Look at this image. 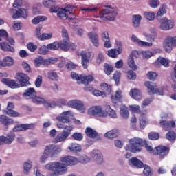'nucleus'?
<instances>
[{"label":"nucleus","instance_id":"obj_59","mask_svg":"<svg viewBox=\"0 0 176 176\" xmlns=\"http://www.w3.org/2000/svg\"><path fill=\"white\" fill-rule=\"evenodd\" d=\"M158 61L159 63H160L162 65L166 67H168L170 64V61L168 59H166L164 58H159Z\"/></svg>","mask_w":176,"mask_h":176},{"label":"nucleus","instance_id":"obj_43","mask_svg":"<svg viewBox=\"0 0 176 176\" xmlns=\"http://www.w3.org/2000/svg\"><path fill=\"white\" fill-rule=\"evenodd\" d=\"M57 3L56 0H43L42 4L44 8H52V6H54Z\"/></svg>","mask_w":176,"mask_h":176},{"label":"nucleus","instance_id":"obj_56","mask_svg":"<svg viewBox=\"0 0 176 176\" xmlns=\"http://www.w3.org/2000/svg\"><path fill=\"white\" fill-rule=\"evenodd\" d=\"M47 47L48 48V50H58L59 48L58 43L54 42L52 43L47 44Z\"/></svg>","mask_w":176,"mask_h":176},{"label":"nucleus","instance_id":"obj_7","mask_svg":"<svg viewBox=\"0 0 176 176\" xmlns=\"http://www.w3.org/2000/svg\"><path fill=\"white\" fill-rule=\"evenodd\" d=\"M72 116V111H63L60 116H58L56 118V120L60 122L57 124H65L66 126H74L72 122L69 120V118Z\"/></svg>","mask_w":176,"mask_h":176},{"label":"nucleus","instance_id":"obj_54","mask_svg":"<svg viewBox=\"0 0 176 176\" xmlns=\"http://www.w3.org/2000/svg\"><path fill=\"white\" fill-rule=\"evenodd\" d=\"M142 56L143 58H146L148 60V58H151V57L153 56V53H152L151 51L145 50L142 52Z\"/></svg>","mask_w":176,"mask_h":176},{"label":"nucleus","instance_id":"obj_62","mask_svg":"<svg viewBox=\"0 0 176 176\" xmlns=\"http://www.w3.org/2000/svg\"><path fill=\"white\" fill-rule=\"evenodd\" d=\"M149 5L151 8H153L154 9H156V8H157L160 5L159 0H150Z\"/></svg>","mask_w":176,"mask_h":176},{"label":"nucleus","instance_id":"obj_41","mask_svg":"<svg viewBox=\"0 0 176 176\" xmlns=\"http://www.w3.org/2000/svg\"><path fill=\"white\" fill-rule=\"evenodd\" d=\"M46 20H47V16H37L32 20V24L36 25L43 21H46Z\"/></svg>","mask_w":176,"mask_h":176},{"label":"nucleus","instance_id":"obj_11","mask_svg":"<svg viewBox=\"0 0 176 176\" xmlns=\"http://www.w3.org/2000/svg\"><path fill=\"white\" fill-rule=\"evenodd\" d=\"M68 107L70 108H76V109H78L79 112L81 113H83L86 109H85V106L83 105V103L78 100H72L67 102Z\"/></svg>","mask_w":176,"mask_h":176},{"label":"nucleus","instance_id":"obj_61","mask_svg":"<svg viewBox=\"0 0 176 176\" xmlns=\"http://www.w3.org/2000/svg\"><path fill=\"white\" fill-rule=\"evenodd\" d=\"M72 138L74 140H76V141H82V140H83V135L80 133H74L72 135Z\"/></svg>","mask_w":176,"mask_h":176},{"label":"nucleus","instance_id":"obj_31","mask_svg":"<svg viewBox=\"0 0 176 176\" xmlns=\"http://www.w3.org/2000/svg\"><path fill=\"white\" fill-rule=\"evenodd\" d=\"M144 36L146 38V41H148V43H152L155 42V38L157 36L156 30H153L151 32V34H149L146 32L143 33Z\"/></svg>","mask_w":176,"mask_h":176},{"label":"nucleus","instance_id":"obj_32","mask_svg":"<svg viewBox=\"0 0 176 176\" xmlns=\"http://www.w3.org/2000/svg\"><path fill=\"white\" fill-rule=\"evenodd\" d=\"M0 49L3 52H11V53H14V48L6 42L0 43Z\"/></svg>","mask_w":176,"mask_h":176},{"label":"nucleus","instance_id":"obj_5","mask_svg":"<svg viewBox=\"0 0 176 176\" xmlns=\"http://www.w3.org/2000/svg\"><path fill=\"white\" fill-rule=\"evenodd\" d=\"M74 12H75V7L72 6H67L65 8H62L59 10L57 16L60 18L61 20H67L68 19V13L70 14V19L74 20L76 16L74 14Z\"/></svg>","mask_w":176,"mask_h":176},{"label":"nucleus","instance_id":"obj_21","mask_svg":"<svg viewBox=\"0 0 176 176\" xmlns=\"http://www.w3.org/2000/svg\"><path fill=\"white\" fill-rule=\"evenodd\" d=\"M88 36L89 39H91V42L92 45L95 46V47H98L100 46V41L98 40V34L91 32L88 34Z\"/></svg>","mask_w":176,"mask_h":176},{"label":"nucleus","instance_id":"obj_30","mask_svg":"<svg viewBox=\"0 0 176 176\" xmlns=\"http://www.w3.org/2000/svg\"><path fill=\"white\" fill-rule=\"evenodd\" d=\"M120 134L119 130L118 129H112L104 133V137L106 138H109L110 140H113V138H116Z\"/></svg>","mask_w":176,"mask_h":176},{"label":"nucleus","instance_id":"obj_55","mask_svg":"<svg viewBox=\"0 0 176 176\" xmlns=\"http://www.w3.org/2000/svg\"><path fill=\"white\" fill-rule=\"evenodd\" d=\"M166 138L168 141H175L176 138V133L174 131H169L166 133Z\"/></svg>","mask_w":176,"mask_h":176},{"label":"nucleus","instance_id":"obj_18","mask_svg":"<svg viewBox=\"0 0 176 176\" xmlns=\"http://www.w3.org/2000/svg\"><path fill=\"white\" fill-rule=\"evenodd\" d=\"M157 155H159L160 159H164L165 156H167L170 153V148L166 146H159L155 147Z\"/></svg>","mask_w":176,"mask_h":176},{"label":"nucleus","instance_id":"obj_45","mask_svg":"<svg viewBox=\"0 0 176 176\" xmlns=\"http://www.w3.org/2000/svg\"><path fill=\"white\" fill-rule=\"evenodd\" d=\"M48 75V79H50V80H54V82L58 80V74L57 72L54 71H50L47 73Z\"/></svg>","mask_w":176,"mask_h":176},{"label":"nucleus","instance_id":"obj_16","mask_svg":"<svg viewBox=\"0 0 176 176\" xmlns=\"http://www.w3.org/2000/svg\"><path fill=\"white\" fill-rule=\"evenodd\" d=\"M92 157L98 166H101V164L104 163L102 154H101V151H100V150H94L92 151Z\"/></svg>","mask_w":176,"mask_h":176},{"label":"nucleus","instance_id":"obj_51","mask_svg":"<svg viewBox=\"0 0 176 176\" xmlns=\"http://www.w3.org/2000/svg\"><path fill=\"white\" fill-rule=\"evenodd\" d=\"M6 115H8V116H11L12 118H18V116H20V113L19 112L10 109L9 111H6Z\"/></svg>","mask_w":176,"mask_h":176},{"label":"nucleus","instance_id":"obj_4","mask_svg":"<svg viewBox=\"0 0 176 176\" xmlns=\"http://www.w3.org/2000/svg\"><path fill=\"white\" fill-rule=\"evenodd\" d=\"M63 148L60 146H56L54 144H50L45 146L44 149V155H50L52 159L58 157L60 153H61Z\"/></svg>","mask_w":176,"mask_h":176},{"label":"nucleus","instance_id":"obj_49","mask_svg":"<svg viewBox=\"0 0 176 176\" xmlns=\"http://www.w3.org/2000/svg\"><path fill=\"white\" fill-rule=\"evenodd\" d=\"M167 8V6L164 4H162L161 6V7L160 8V10L157 14V16L158 17H162V16H164V14H166V13H167V11H166V8Z\"/></svg>","mask_w":176,"mask_h":176},{"label":"nucleus","instance_id":"obj_47","mask_svg":"<svg viewBox=\"0 0 176 176\" xmlns=\"http://www.w3.org/2000/svg\"><path fill=\"white\" fill-rule=\"evenodd\" d=\"M49 53V49L47 48V45H42L38 47V54H41L42 56H45Z\"/></svg>","mask_w":176,"mask_h":176},{"label":"nucleus","instance_id":"obj_34","mask_svg":"<svg viewBox=\"0 0 176 176\" xmlns=\"http://www.w3.org/2000/svg\"><path fill=\"white\" fill-rule=\"evenodd\" d=\"M80 56H81L82 65L83 68H85V69H87V64H89V61H90V59H89V57L86 54L85 52L82 51L80 54Z\"/></svg>","mask_w":176,"mask_h":176},{"label":"nucleus","instance_id":"obj_33","mask_svg":"<svg viewBox=\"0 0 176 176\" xmlns=\"http://www.w3.org/2000/svg\"><path fill=\"white\" fill-rule=\"evenodd\" d=\"M14 63V60H13L12 57L6 56L1 62V67H10L13 65Z\"/></svg>","mask_w":176,"mask_h":176},{"label":"nucleus","instance_id":"obj_14","mask_svg":"<svg viewBox=\"0 0 176 176\" xmlns=\"http://www.w3.org/2000/svg\"><path fill=\"white\" fill-rule=\"evenodd\" d=\"M131 40L132 41V42H133V43H137V45L138 46H140V47H151L153 46V43H148L146 41H142L140 40V38H138L135 34H132Z\"/></svg>","mask_w":176,"mask_h":176},{"label":"nucleus","instance_id":"obj_8","mask_svg":"<svg viewBox=\"0 0 176 176\" xmlns=\"http://www.w3.org/2000/svg\"><path fill=\"white\" fill-rule=\"evenodd\" d=\"M89 115H92V116H99L100 118H107L108 116V112L102 109L101 106H95L89 109Z\"/></svg>","mask_w":176,"mask_h":176},{"label":"nucleus","instance_id":"obj_63","mask_svg":"<svg viewBox=\"0 0 176 176\" xmlns=\"http://www.w3.org/2000/svg\"><path fill=\"white\" fill-rule=\"evenodd\" d=\"M148 138L149 140H159V133L151 132L150 133H148Z\"/></svg>","mask_w":176,"mask_h":176},{"label":"nucleus","instance_id":"obj_27","mask_svg":"<svg viewBox=\"0 0 176 176\" xmlns=\"http://www.w3.org/2000/svg\"><path fill=\"white\" fill-rule=\"evenodd\" d=\"M20 17H23V19H25L27 17V11L23 8H20L18 10H16V12L12 16V19L14 20L20 19Z\"/></svg>","mask_w":176,"mask_h":176},{"label":"nucleus","instance_id":"obj_50","mask_svg":"<svg viewBox=\"0 0 176 176\" xmlns=\"http://www.w3.org/2000/svg\"><path fill=\"white\" fill-rule=\"evenodd\" d=\"M128 65L132 69H137V66L135 65V62H134V58L133 56H130L128 58Z\"/></svg>","mask_w":176,"mask_h":176},{"label":"nucleus","instance_id":"obj_10","mask_svg":"<svg viewBox=\"0 0 176 176\" xmlns=\"http://www.w3.org/2000/svg\"><path fill=\"white\" fill-rule=\"evenodd\" d=\"M144 85L149 89L148 94H158V96H163V91L157 88V85L155 82L146 81Z\"/></svg>","mask_w":176,"mask_h":176},{"label":"nucleus","instance_id":"obj_29","mask_svg":"<svg viewBox=\"0 0 176 176\" xmlns=\"http://www.w3.org/2000/svg\"><path fill=\"white\" fill-rule=\"evenodd\" d=\"M58 47L63 50V52H68L69 50V40H63L58 43Z\"/></svg>","mask_w":176,"mask_h":176},{"label":"nucleus","instance_id":"obj_23","mask_svg":"<svg viewBox=\"0 0 176 176\" xmlns=\"http://www.w3.org/2000/svg\"><path fill=\"white\" fill-rule=\"evenodd\" d=\"M160 126H161L165 131H168L171 127H175V122L162 120L160 122Z\"/></svg>","mask_w":176,"mask_h":176},{"label":"nucleus","instance_id":"obj_38","mask_svg":"<svg viewBox=\"0 0 176 176\" xmlns=\"http://www.w3.org/2000/svg\"><path fill=\"white\" fill-rule=\"evenodd\" d=\"M68 149L71 151V152L78 153V152H80V151H82V147L78 144L72 143L69 145Z\"/></svg>","mask_w":176,"mask_h":176},{"label":"nucleus","instance_id":"obj_20","mask_svg":"<svg viewBox=\"0 0 176 176\" xmlns=\"http://www.w3.org/2000/svg\"><path fill=\"white\" fill-rule=\"evenodd\" d=\"M35 96H36V91L32 87L26 89L23 94V98H25L26 100H32Z\"/></svg>","mask_w":176,"mask_h":176},{"label":"nucleus","instance_id":"obj_46","mask_svg":"<svg viewBox=\"0 0 176 176\" xmlns=\"http://www.w3.org/2000/svg\"><path fill=\"white\" fill-rule=\"evenodd\" d=\"M144 19L148 20V21H153L155 20V12H145L144 13Z\"/></svg>","mask_w":176,"mask_h":176},{"label":"nucleus","instance_id":"obj_35","mask_svg":"<svg viewBox=\"0 0 176 176\" xmlns=\"http://www.w3.org/2000/svg\"><path fill=\"white\" fill-rule=\"evenodd\" d=\"M130 162L135 167H138V168H144V163L141 160H138V158L132 157L130 160Z\"/></svg>","mask_w":176,"mask_h":176},{"label":"nucleus","instance_id":"obj_6","mask_svg":"<svg viewBox=\"0 0 176 176\" xmlns=\"http://www.w3.org/2000/svg\"><path fill=\"white\" fill-rule=\"evenodd\" d=\"M104 8H108L107 9H103L100 12V14L102 16H105V19L107 20H109L110 21H113L116 16H118V11L111 6H104Z\"/></svg>","mask_w":176,"mask_h":176},{"label":"nucleus","instance_id":"obj_2","mask_svg":"<svg viewBox=\"0 0 176 176\" xmlns=\"http://www.w3.org/2000/svg\"><path fill=\"white\" fill-rule=\"evenodd\" d=\"M144 145H145L147 152L155 154V151H153L152 146L148 144L145 140L137 138L129 140V144L125 146V149L132 153H137V152H141V147L144 146Z\"/></svg>","mask_w":176,"mask_h":176},{"label":"nucleus","instance_id":"obj_22","mask_svg":"<svg viewBox=\"0 0 176 176\" xmlns=\"http://www.w3.org/2000/svg\"><path fill=\"white\" fill-rule=\"evenodd\" d=\"M85 133L87 137H89L90 138H96L97 140H101V137L98 135V133L91 127L86 128Z\"/></svg>","mask_w":176,"mask_h":176},{"label":"nucleus","instance_id":"obj_3","mask_svg":"<svg viewBox=\"0 0 176 176\" xmlns=\"http://www.w3.org/2000/svg\"><path fill=\"white\" fill-rule=\"evenodd\" d=\"M58 129H64L60 133H58L55 138L52 140L54 144H58V142H64L68 140V137L71 135L72 131L74 130V126H68L65 124H56Z\"/></svg>","mask_w":176,"mask_h":176},{"label":"nucleus","instance_id":"obj_1","mask_svg":"<svg viewBox=\"0 0 176 176\" xmlns=\"http://www.w3.org/2000/svg\"><path fill=\"white\" fill-rule=\"evenodd\" d=\"M89 162L90 158L87 157V155H81L78 160L75 157L67 155L63 157L60 162H54L47 164L45 166V168L47 170H50V171H53L50 176H60L67 173V166H75V164H78L79 162L85 164Z\"/></svg>","mask_w":176,"mask_h":176},{"label":"nucleus","instance_id":"obj_53","mask_svg":"<svg viewBox=\"0 0 176 176\" xmlns=\"http://www.w3.org/2000/svg\"><path fill=\"white\" fill-rule=\"evenodd\" d=\"M104 71L107 75H111L113 71V67L109 64H104Z\"/></svg>","mask_w":176,"mask_h":176},{"label":"nucleus","instance_id":"obj_64","mask_svg":"<svg viewBox=\"0 0 176 176\" xmlns=\"http://www.w3.org/2000/svg\"><path fill=\"white\" fill-rule=\"evenodd\" d=\"M170 77L171 80H173L174 83H176V65L173 67V72L170 74Z\"/></svg>","mask_w":176,"mask_h":176},{"label":"nucleus","instance_id":"obj_12","mask_svg":"<svg viewBox=\"0 0 176 176\" xmlns=\"http://www.w3.org/2000/svg\"><path fill=\"white\" fill-rule=\"evenodd\" d=\"M16 78L22 87L28 86L30 85V77L24 73H17L16 74Z\"/></svg>","mask_w":176,"mask_h":176},{"label":"nucleus","instance_id":"obj_58","mask_svg":"<svg viewBox=\"0 0 176 176\" xmlns=\"http://www.w3.org/2000/svg\"><path fill=\"white\" fill-rule=\"evenodd\" d=\"M127 78L130 80H135V79L137 78V75L135 74V73H134L133 70H129L127 72Z\"/></svg>","mask_w":176,"mask_h":176},{"label":"nucleus","instance_id":"obj_39","mask_svg":"<svg viewBox=\"0 0 176 176\" xmlns=\"http://www.w3.org/2000/svg\"><path fill=\"white\" fill-rule=\"evenodd\" d=\"M164 49L166 53H170L171 50H173V45L171 44L168 37L165 38L164 43Z\"/></svg>","mask_w":176,"mask_h":176},{"label":"nucleus","instance_id":"obj_44","mask_svg":"<svg viewBox=\"0 0 176 176\" xmlns=\"http://www.w3.org/2000/svg\"><path fill=\"white\" fill-rule=\"evenodd\" d=\"M101 90H102L105 94V96L107 94H111V85L107 84V83H102L100 85Z\"/></svg>","mask_w":176,"mask_h":176},{"label":"nucleus","instance_id":"obj_19","mask_svg":"<svg viewBox=\"0 0 176 176\" xmlns=\"http://www.w3.org/2000/svg\"><path fill=\"white\" fill-rule=\"evenodd\" d=\"M35 129L34 124H22L16 125L14 129V131H25V130H31Z\"/></svg>","mask_w":176,"mask_h":176},{"label":"nucleus","instance_id":"obj_57","mask_svg":"<svg viewBox=\"0 0 176 176\" xmlns=\"http://www.w3.org/2000/svg\"><path fill=\"white\" fill-rule=\"evenodd\" d=\"M129 109L132 112H135V113H141V110L140 109V106L137 104L130 105Z\"/></svg>","mask_w":176,"mask_h":176},{"label":"nucleus","instance_id":"obj_60","mask_svg":"<svg viewBox=\"0 0 176 176\" xmlns=\"http://www.w3.org/2000/svg\"><path fill=\"white\" fill-rule=\"evenodd\" d=\"M144 168L143 173L146 176H152V170L148 166H144Z\"/></svg>","mask_w":176,"mask_h":176},{"label":"nucleus","instance_id":"obj_17","mask_svg":"<svg viewBox=\"0 0 176 176\" xmlns=\"http://www.w3.org/2000/svg\"><path fill=\"white\" fill-rule=\"evenodd\" d=\"M101 40L104 42V47L107 49L112 47V44L111 43V38H109V33L104 31L102 32L100 36Z\"/></svg>","mask_w":176,"mask_h":176},{"label":"nucleus","instance_id":"obj_52","mask_svg":"<svg viewBox=\"0 0 176 176\" xmlns=\"http://www.w3.org/2000/svg\"><path fill=\"white\" fill-rule=\"evenodd\" d=\"M53 37V33H43L40 36V41H47L52 39Z\"/></svg>","mask_w":176,"mask_h":176},{"label":"nucleus","instance_id":"obj_24","mask_svg":"<svg viewBox=\"0 0 176 176\" xmlns=\"http://www.w3.org/2000/svg\"><path fill=\"white\" fill-rule=\"evenodd\" d=\"M129 94L136 101H140L142 100V96L141 95V91L137 88L131 89Z\"/></svg>","mask_w":176,"mask_h":176},{"label":"nucleus","instance_id":"obj_26","mask_svg":"<svg viewBox=\"0 0 176 176\" xmlns=\"http://www.w3.org/2000/svg\"><path fill=\"white\" fill-rule=\"evenodd\" d=\"M122 52H123V48L122 47H119L117 50L115 49H111L108 51V56L112 57L113 58H116L119 54H122Z\"/></svg>","mask_w":176,"mask_h":176},{"label":"nucleus","instance_id":"obj_36","mask_svg":"<svg viewBox=\"0 0 176 176\" xmlns=\"http://www.w3.org/2000/svg\"><path fill=\"white\" fill-rule=\"evenodd\" d=\"M120 115L122 119H129L130 116V113L129 112V109L126 106H122L120 108Z\"/></svg>","mask_w":176,"mask_h":176},{"label":"nucleus","instance_id":"obj_42","mask_svg":"<svg viewBox=\"0 0 176 176\" xmlns=\"http://www.w3.org/2000/svg\"><path fill=\"white\" fill-rule=\"evenodd\" d=\"M122 98V91H116V94L111 96V101L113 104H116V101H120Z\"/></svg>","mask_w":176,"mask_h":176},{"label":"nucleus","instance_id":"obj_9","mask_svg":"<svg viewBox=\"0 0 176 176\" xmlns=\"http://www.w3.org/2000/svg\"><path fill=\"white\" fill-rule=\"evenodd\" d=\"M71 76L72 79H75L76 80H81V83L85 85V86H87L89 83L93 82L94 80V78L93 76H85L83 77L79 76V75L76 74L74 72L71 73Z\"/></svg>","mask_w":176,"mask_h":176},{"label":"nucleus","instance_id":"obj_28","mask_svg":"<svg viewBox=\"0 0 176 176\" xmlns=\"http://www.w3.org/2000/svg\"><path fill=\"white\" fill-rule=\"evenodd\" d=\"M142 20V16L140 14H135L132 16V25L133 28H138L141 21Z\"/></svg>","mask_w":176,"mask_h":176},{"label":"nucleus","instance_id":"obj_13","mask_svg":"<svg viewBox=\"0 0 176 176\" xmlns=\"http://www.w3.org/2000/svg\"><path fill=\"white\" fill-rule=\"evenodd\" d=\"M16 138V134L14 133H8L6 136H0V145H3L6 144L7 145H10Z\"/></svg>","mask_w":176,"mask_h":176},{"label":"nucleus","instance_id":"obj_25","mask_svg":"<svg viewBox=\"0 0 176 176\" xmlns=\"http://www.w3.org/2000/svg\"><path fill=\"white\" fill-rule=\"evenodd\" d=\"M2 82L8 87H11V89H19L20 87V85L14 81V80H10L8 78H3Z\"/></svg>","mask_w":176,"mask_h":176},{"label":"nucleus","instance_id":"obj_15","mask_svg":"<svg viewBox=\"0 0 176 176\" xmlns=\"http://www.w3.org/2000/svg\"><path fill=\"white\" fill-rule=\"evenodd\" d=\"M174 25L175 23L173 20L164 19L160 25V28L163 31H168V30H173V28H174Z\"/></svg>","mask_w":176,"mask_h":176},{"label":"nucleus","instance_id":"obj_40","mask_svg":"<svg viewBox=\"0 0 176 176\" xmlns=\"http://www.w3.org/2000/svg\"><path fill=\"white\" fill-rule=\"evenodd\" d=\"M148 123V118H146V116H145V114H141L140 116V129H145V126H146Z\"/></svg>","mask_w":176,"mask_h":176},{"label":"nucleus","instance_id":"obj_37","mask_svg":"<svg viewBox=\"0 0 176 176\" xmlns=\"http://www.w3.org/2000/svg\"><path fill=\"white\" fill-rule=\"evenodd\" d=\"M0 123L4 124V126H8V124H12L13 123V120L5 115H1L0 116Z\"/></svg>","mask_w":176,"mask_h":176},{"label":"nucleus","instance_id":"obj_48","mask_svg":"<svg viewBox=\"0 0 176 176\" xmlns=\"http://www.w3.org/2000/svg\"><path fill=\"white\" fill-rule=\"evenodd\" d=\"M32 100V102H34V104H46V102H47L46 101V99L39 96H36V95Z\"/></svg>","mask_w":176,"mask_h":176}]
</instances>
